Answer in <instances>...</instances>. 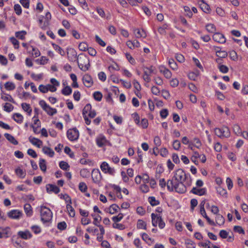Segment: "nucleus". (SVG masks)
<instances>
[{"mask_svg":"<svg viewBox=\"0 0 248 248\" xmlns=\"http://www.w3.org/2000/svg\"><path fill=\"white\" fill-rule=\"evenodd\" d=\"M167 189L170 191L175 190L180 193H184L186 191V186L184 184L174 180L173 177L168 180L167 183Z\"/></svg>","mask_w":248,"mask_h":248,"instance_id":"f257e3e1","label":"nucleus"},{"mask_svg":"<svg viewBox=\"0 0 248 248\" xmlns=\"http://www.w3.org/2000/svg\"><path fill=\"white\" fill-rule=\"evenodd\" d=\"M173 178L174 180L178 181L179 182L183 184L184 182H186V185L187 186H190L192 183V180L190 174L186 173L181 169H179L175 171Z\"/></svg>","mask_w":248,"mask_h":248,"instance_id":"f03ea898","label":"nucleus"},{"mask_svg":"<svg viewBox=\"0 0 248 248\" xmlns=\"http://www.w3.org/2000/svg\"><path fill=\"white\" fill-rule=\"evenodd\" d=\"M82 114L85 123L87 125L91 124V120L89 119L88 117L90 118H93L96 116V112L94 110L92 109V106L90 104L86 105L83 109Z\"/></svg>","mask_w":248,"mask_h":248,"instance_id":"7ed1b4c3","label":"nucleus"},{"mask_svg":"<svg viewBox=\"0 0 248 248\" xmlns=\"http://www.w3.org/2000/svg\"><path fill=\"white\" fill-rule=\"evenodd\" d=\"M77 62L78 67L83 71L88 70L90 66V61L89 58L85 55L80 54L78 56Z\"/></svg>","mask_w":248,"mask_h":248,"instance_id":"20e7f679","label":"nucleus"},{"mask_svg":"<svg viewBox=\"0 0 248 248\" xmlns=\"http://www.w3.org/2000/svg\"><path fill=\"white\" fill-rule=\"evenodd\" d=\"M40 216L41 221L43 223H46L51 220L53 214L49 208L42 206L40 209Z\"/></svg>","mask_w":248,"mask_h":248,"instance_id":"39448f33","label":"nucleus"},{"mask_svg":"<svg viewBox=\"0 0 248 248\" xmlns=\"http://www.w3.org/2000/svg\"><path fill=\"white\" fill-rule=\"evenodd\" d=\"M214 132L215 134L220 138H229L231 135L230 129L227 126H223L221 128H216L214 129Z\"/></svg>","mask_w":248,"mask_h":248,"instance_id":"423d86ee","label":"nucleus"},{"mask_svg":"<svg viewBox=\"0 0 248 248\" xmlns=\"http://www.w3.org/2000/svg\"><path fill=\"white\" fill-rule=\"evenodd\" d=\"M152 223L153 226L156 227L157 224L160 229H163L165 226V223L159 215H156L154 213L151 214Z\"/></svg>","mask_w":248,"mask_h":248,"instance_id":"0eeeda50","label":"nucleus"},{"mask_svg":"<svg viewBox=\"0 0 248 248\" xmlns=\"http://www.w3.org/2000/svg\"><path fill=\"white\" fill-rule=\"evenodd\" d=\"M39 105L41 107L42 109L50 116H53L57 113V110L56 108H52L49 106L43 100H41L39 102Z\"/></svg>","mask_w":248,"mask_h":248,"instance_id":"6e6552de","label":"nucleus"},{"mask_svg":"<svg viewBox=\"0 0 248 248\" xmlns=\"http://www.w3.org/2000/svg\"><path fill=\"white\" fill-rule=\"evenodd\" d=\"M100 169L104 173L114 175L115 173L114 168L110 167L109 164L105 161H104L101 163L100 165Z\"/></svg>","mask_w":248,"mask_h":248,"instance_id":"1a4fd4ad","label":"nucleus"},{"mask_svg":"<svg viewBox=\"0 0 248 248\" xmlns=\"http://www.w3.org/2000/svg\"><path fill=\"white\" fill-rule=\"evenodd\" d=\"M67 137L71 141L78 140L79 137V132L76 128L69 129L67 132Z\"/></svg>","mask_w":248,"mask_h":248,"instance_id":"9d476101","label":"nucleus"},{"mask_svg":"<svg viewBox=\"0 0 248 248\" xmlns=\"http://www.w3.org/2000/svg\"><path fill=\"white\" fill-rule=\"evenodd\" d=\"M102 175L98 169H93L92 172V178L93 182L99 185L102 180Z\"/></svg>","mask_w":248,"mask_h":248,"instance_id":"9b49d317","label":"nucleus"},{"mask_svg":"<svg viewBox=\"0 0 248 248\" xmlns=\"http://www.w3.org/2000/svg\"><path fill=\"white\" fill-rule=\"evenodd\" d=\"M82 81L84 85L87 88L91 87L93 84V78L89 74H85L83 76Z\"/></svg>","mask_w":248,"mask_h":248,"instance_id":"f8f14e48","label":"nucleus"},{"mask_svg":"<svg viewBox=\"0 0 248 248\" xmlns=\"http://www.w3.org/2000/svg\"><path fill=\"white\" fill-rule=\"evenodd\" d=\"M67 54L69 61L75 62L77 60V53L74 49L72 48H68Z\"/></svg>","mask_w":248,"mask_h":248,"instance_id":"ddd939ff","label":"nucleus"},{"mask_svg":"<svg viewBox=\"0 0 248 248\" xmlns=\"http://www.w3.org/2000/svg\"><path fill=\"white\" fill-rule=\"evenodd\" d=\"M22 216V212L18 210H12L8 213V216L13 219H19Z\"/></svg>","mask_w":248,"mask_h":248,"instance_id":"4468645a","label":"nucleus"},{"mask_svg":"<svg viewBox=\"0 0 248 248\" xmlns=\"http://www.w3.org/2000/svg\"><path fill=\"white\" fill-rule=\"evenodd\" d=\"M213 39L215 41L221 44H223L226 42V39L224 36L219 32L214 33L213 35Z\"/></svg>","mask_w":248,"mask_h":248,"instance_id":"2eb2a0df","label":"nucleus"},{"mask_svg":"<svg viewBox=\"0 0 248 248\" xmlns=\"http://www.w3.org/2000/svg\"><path fill=\"white\" fill-rule=\"evenodd\" d=\"M190 192L195 195L202 196L206 194V189L205 188H198L197 187H194Z\"/></svg>","mask_w":248,"mask_h":248,"instance_id":"dca6fc26","label":"nucleus"},{"mask_svg":"<svg viewBox=\"0 0 248 248\" xmlns=\"http://www.w3.org/2000/svg\"><path fill=\"white\" fill-rule=\"evenodd\" d=\"M46 189L48 193L54 192L55 194H58L60 191L57 186L52 184L46 185Z\"/></svg>","mask_w":248,"mask_h":248,"instance_id":"f3484780","label":"nucleus"},{"mask_svg":"<svg viewBox=\"0 0 248 248\" xmlns=\"http://www.w3.org/2000/svg\"><path fill=\"white\" fill-rule=\"evenodd\" d=\"M133 31L135 36L137 38H140L141 37L145 38L146 36V32L143 30L134 28L133 29Z\"/></svg>","mask_w":248,"mask_h":248,"instance_id":"a211bd4d","label":"nucleus"},{"mask_svg":"<svg viewBox=\"0 0 248 248\" xmlns=\"http://www.w3.org/2000/svg\"><path fill=\"white\" fill-rule=\"evenodd\" d=\"M29 140L31 143H32L33 145L37 146L38 148H40L43 144V142L42 140L31 136H30L29 138Z\"/></svg>","mask_w":248,"mask_h":248,"instance_id":"6ab92c4d","label":"nucleus"},{"mask_svg":"<svg viewBox=\"0 0 248 248\" xmlns=\"http://www.w3.org/2000/svg\"><path fill=\"white\" fill-rule=\"evenodd\" d=\"M160 72L162 73L165 77L167 78H170L171 77V72L164 66H160L159 67Z\"/></svg>","mask_w":248,"mask_h":248,"instance_id":"aec40b11","label":"nucleus"},{"mask_svg":"<svg viewBox=\"0 0 248 248\" xmlns=\"http://www.w3.org/2000/svg\"><path fill=\"white\" fill-rule=\"evenodd\" d=\"M18 235L21 238L23 239H28L32 237V234L29 231L26 230L25 231H19L18 232Z\"/></svg>","mask_w":248,"mask_h":248,"instance_id":"412c9836","label":"nucleus"},{"mask_svg":"<svg viewBox=\"0 0 248 248\" xmlns=\"http://www.w3.org/2000/svg\"><path fill=\"white\" fill-rule=\"evenodd\" d=\"M51 18V15L49 12H47L46 14L45 20L44 22L43 25H41V28L43 29H46L49 25V22Z\"/></svg>","mask_w":248,"mask_h":248,"instance_id":"4be33fe9","label":"nucleus"},{"mask_svg":"<svg viewBox=\"0 0 248 248\" xmlns=\"http://www.w3.org/2000/svg\"><path fill=\"white\" fill-rule=\"evenodd\" d=\"M228 232L224 230H221L219 233V235L220 237H221L223 239H225L228 238V241L229 242H232L233 240V237L231 236H229L228 237Z\"/></svg>","mask_w":248,"mask_h":248,"instance_id":"5701e85b","label":"nucleus"},{"mask_svg":"<svg viewBox=\"0 0 248 248\" xmlns=\"http://www.w3.org/2000/svg\"><path fill=\"white\" fill-rule=\"evenodd\" d=\"M200 213L202 217L206 218L209 224L214 226L215 225V223L207 216L204 208L200 209Z\"/></svg>","mask_w":248,"mask_h":248,"instance_id":"b1692460","label":"nucleus"},{"mask_svg":"<svg viewBox=\"0 0 248 248\" xmlns=\"http://www.w3.org/2000/svg\"><path fill=\"white\" fill-rule=\"evenodd\" d=\"M24 211L28 217H31L32 215V208L29 203H26L24 206Z\"/></svg>","mask_w":248,"mask_h":248,"instance_id":"393cba45","label":"nucleus"},{"mask_svg":"<svg viewBox=\"0 0 248 248\" xmlns=\"http://www.w3.org/2000/svg\"><path fill=\"white\" fill-rule=\"evenodd\" d=\"M107 140L105 137L100 136L96 139V143L99 147H102L106 145Z\"/></svg>","mask_w":248,"mask_h":248,"instance_id":"a878e982","label":"nucleus"},{"mask_svg":"<svg viewBox=\"0 0 248 248\" xmlns=\"http://www.w3.org/2000/svg\"><path fill=\"white\" fill-rule=\"evenodd\" d=\"M9 228H3L0 227V238H7L8 237Z\"/></svg>","mask_w":248,"mask_h":248,"instance_id":"bb28decb","label":"nucleus"},{"mask_svg":"<svg viewBox=\"0 0 248 248\" xmlns=\"http://www.w3.org/2000/svg\"><path fill=\"white\" fill-rule=\"evenodd\" d=\"M42 151L44 154L51 157H53L54 155V152L49 147L44 146L42 148Z\"/></svg>","mask_w":248,"mask_h":248,"instance_id":"cd10ccee","label":"nucleus"},{"mask_svg":"<svg viewBox=\"0 0 248 248\" xmlns=\"http://www.w3.org/2000/svg\"><path fill=\"white\" fill-rule=\"evenodd\" d=\"M4 136L8 141H9L14 145H16L18 144V141L16 140L14 137L11 135V134L8 133H5L4 134Z\"/></svg>","mask_w":248,"mask_h":248,"instance_id":"c85d7f7f","label":"nucleus"},{"mask_svg":"<svg viewBox=\"0 0 248 248\" xmlns=\"http://www.w3.org/2000/svg\"><path fill=\"white\" fill-rule=\"evenodd\" d=\"M68 198L69 199L70 203L67 204L66 209L69 212L70 216L71 217H74L75 216V212L74 209L71 206V202L70 198L69 197H68Z\"/></svg>","mask_w":248,"mask_h":248,"instance_id":"c756f323","label":"nucleus"},{"mask_svg":"<svg viewBox=\"0 0 248 248\" xmlns=\"http://www.w3.org/2000/svg\"><path fill=\"white\" fill-rule=\"evenodd\" d=\"M1 98L4 101H9L13 103H15V101H14V99L10 94L6 93H1Z\"/></svg>","mask_w":248,"mask_h":248,"instance_id":"7c9ffc66","label":"nucleus"},{"mask_svg":"<svg viewBox=\"0 0 248 248\" xmlns=\"http://www.w3.org/2000/svg\"><path fill=\"white\" fill-rule=\"evenodd\" d=\"M225 222L224 217L220 214H217L216 217V223L218 225H223Z\"/></svg>","mask_w":248,"mask_h":248,"instance_id":"2f4dec72","label":"nucleus"},{"mask_svg":"<svg viewBox=\"0 0 248 248\" xmlns=\"http://www.w3.org/2000/svg\"><path fill=\"white\" fill-rule=\"evenodd\" d=\"M13 118L14 120L18 124L22 123L23 120V116L20 113H15L13 116Z\"/></svg>","mask_w":248,"mask_h":248,"instance_id":"473e14b6","label":"nucleus"},{"mask_svg":"<svg viewBox=\"0 0 248 248\" xmlns=\"http://www.w3.org/2000/svg\"><path fill=\"white\" fill-rule=\"evenodd\" d=\"M216 189L218 194L225 198H227V193L225 189L222 188L220 186H218L217 187Z\"/></svg>","mask_w":248,"mask_h":248,"instance_id":"72a5a7b5","label":"nucleus"},{"mask_svg":"<svg viewBox=\"0 0 248 248\" xmlns=\"http://www.w3.org/2000/svg\"><path fill=\"white\" fill-rule=\"evenodd\" d=\"M200 7L204 13H209L210 12V8L209 5L203 1L200 4Z\"/></svg>","mask_w":248,"mask_h":248,"instance_id":"f704fd0d","label":"nucleus"},{"mask_svg":"<svg viewBox=\"0 0 248 248\" xmlns=\"http://www.w3.org/2000/svg\"><path fill=\"white\" fill-rule=\"evenodd\" d=\"M4 87L7 91H12L16 88V85L13 82L8 81L5 83Z\"/></svg>","mask_w":248,"mask_h":248,"instance_id":"c9c22d12","label":"nucleus"},{"mask_svg":"<svg viewBox=\"0 0 248 248\" xmlns=\"http://www.w3.org/2000/svg\"><path fill=\"white\" fill-rule=\"evenodd\" d=\"M22 109L26 112H27L29 115L31 114L32 112V109L30 107L29 104H27L26 103H23L21 104Z\"/></svg>","mask_w":248,"mask_h":248,"instance_id":"e433bc0d","label":"nucleus"},{"mask_svg":"<svg viewBox=\"0 0 248 248\" xmlns=\"http://www.w3.org/2000/svg\"><path fill=\"white\" fill-rule=\"evenodd\" d=\"M15 172L16 174L20 178H23L26 176V172L20 168L16 169Z\"/></svg>","mask_w":248,"mask_h":248,"instance_id":"4c0bfd02","label":"nucleus"},{"mask_svg":"<svg viewBox=\"0 0 248 248\" xmlns=\"http://www.w3.org/2000/svg\"><path fill=\"white\" fill-rule=\"evenodd\" d=\"M52 46L53 47V48L57 51L62 56H64L65 55V52L63 50V49H62V47H61L60 46H59L58 45H56L55 44H52Z\"/></svg>","mask_w":248,"mask_h":248,"instance_id":"58836bf2","label":"nucleus"},{"mask_svg":"<svg viewBox=\"0 0 248 248\" xmlns=\"http://www.w3.org/2000/svg\"><path fill=\"white\" fill-rule=\"evenodd\" d=\"M137 227L139 229L146 230V223L142 220L139 219L137 222Z\"/></svg>","mask_w":248,"mask_h":248,"instance_id":"ea45409f","label":"nucleus"},{"mask_svg":"<svg viewBox=\"0 0 248 248\" xmlns=\"http://www.w3.org/2000/svg\"><path fill=\"white\" fill-rule=\"evenodd\" d=\"M206 29L208 32L210 33H215L216 31V28L213 24H208L206 25Z\"/></svg>","mask_w":248,"mask_h":248,"instance_id":"a19ab883","label":"nucleus"},{"mask_svg":"<svg viewBox=\"0 0 248 248\" xmlns=\"http://www.w3.org/2000/svg\"><path fill=\"white\" fill-rule=\"evenodd\" d=\"M72 92V90L69 86H66L62 90V93L64 95H69L71 94Z\"/></svg>","mask_w":248,"mask_h":248,"instance_id":"79ce46f5","label":"nucleus"},{"mask_svg":"<svg viewBox=\"0 0 248 248\" xmlns=\"http://www.w3.org/2000/svg\"><path fill=\"white\" fill-rule=\"evenodd\" d=\"M119 209V207L116 204H112L109 208V213L110 214H114V213L118 212V210Z\"/></svg>","mask_w":248,"mask_h":248,"instance_id":"37998d69","label":"nucleus"},{"mask_svg":"<svg viewBox=\"0 0 248 248\" xmlns=\"http://www.w3.org/2000/svg\"><path fill=\"white\" fill-rule=\"evenodd\" d=\"M80 175L83 178H87L90 176V171L87 169H83L80 171Z\"/></svg>","mask_w":248,"mask_h":248,"instance_id":"c03bdc74","label":"nucleus"},{"mask_svg":"<svg viewBox=\"0 0 248 248\" xmlns=\"http://www.w3.org/2000/svg\"><path fill=\"white\" fill-rule=\"evenodd\" d=\"M27 34V32L26 31H17L15 33V35L16 37L21 39L24 40L25 39V36Z\"/></svg>","mask_w":248,"mask_h":248,"instance_id":"a18cd8bd","label":"nucleus"},{"mask_svg":"<svg viewBox=\"0 0 248 248\" xmlns=\"http://www.w3.org/2000/svg\"><path fill=\"white\" fill-rule=\"evenodd\" d=\"M148 202L152 206L157 205L159 204V201L156 200L155 197H149Z\"/></svg>","mask_w":248,"mask_h":248,"instance_id":"49530a36","label":"nucleus"},{"mask_svg":"<svg viewBox=\"0 0 248 248\" xmlns=\"http://www.w3.org/2000/svg\"><path fill=\"white\" fill-rule=\"evenodd\" d=\"M169 64L170 67L173 70H176L178 69V66L176 62L173 59H170L169 60Z\"/></svg>","mask_w":248,"mask_h":248,"instance_id":"de8ad7c7","label":"nucleus"},{"mask_svg":"<svg viewBox=\"0 0 248 248\" xmlns=\"http://www.w3.org/2000/svg\"><path fill=\"white\" fill-rule=\"evenodd\" d=\"M59 166L61 169L64 170H67L70 167L69 165L66 162L63 161L60 162Z\"/></svg>","mask_w":248,"mask_h":248,"instance_id":"09e8293b","label":"nucleus"},{"mask_svg":"<svg viewBox=\"0 0 248 248\" xmlns=\"http://www.w3.org/2000/svg\"><path fill=\"white\" fill-rule=\"evenodd\" d=\"M233 132L237 135L239 136L241 134V129L240 127V126L237 124H235L233 126Z\"/></svg>","mask_w":248,"mask_h":248,"instance_id":"8fccbe9b","label":"nucleus"},{"mask_svg":"<svg viewBox=\"0 0 248 248\" xmlns=\"http://www.w3.org/2000/svg\"><path fill=\"white\" fill-rule=\"evenodd\" d=\"M39 167L40 169L44 172L46 171V161L44 159H40L39 161Z\"/></svg>","mask_w":248,"mask_h":248,"instance_id":"3c124183","label":"nucleus"},{"mask_svg":"<svg viewBox=\"0 0 248 248\" xmlns=\"http://www.w3.org/2000/svg\"><path fill=\"white\" fill-rule=\"evenodd\" d=\"M93 96L95 100L100 101L102 98V94L100 92H95L93 94Z\"/></svg>","mask_w":248,"mask_h":248,"instance_id":"603ef678","label":"nucleus"},{"mask_svg":"<svg viewBox=\"0 0 248 248\" xmlns=\"http://www.w3.org/2000/svg\"><path fill=\"white\" fill-rule=\"evenodd\" d=\"M154 71V69L153 68V66H151L150 67H145L144 69V75H149L150 76Z\"/></svg>","mask_w":248,"mask_h":248,"instance_id":"864d4df0","label":"nucleus"},{"mask_svg":"<svg viewBox=\"0 0 248 248\" xmlns=\"http://www.w3.org/2000/svg\"><path fill=\"white\" fill-rule=\"evenodd\" d=\"M124 215L122 213H120L117 216H114L112 217V220L114 223H117L120 221L123 218Z\"/></svg>","mask_w":248,"mask_h":248,"instance_id":"5fc2aeb1","label":"nucleus"},{"mask_svg":"<svg viewBox=\"0 0 248 248\" xmlns=\"http://www.w3.org/2000/svg\"><path fill=\"white\" fill-rule=\"evenodd\" d=\"M199 157H200V155L198 152H195L191 158V161L197 165L198 162L197 159Z\"/></svg>","mask_w":248,"mask_h":248,"instance_id":"6e6d98bb","label":"nucleus"},{"mask_svg":"<svg viewBox=\"0 0 248 248\" xmlns=\"http://www.w3.org/2000/svg\"><path fill=\"white\" fill-rule=\"evenodd\" d=\"M14 106L10 103H6L4 106V110L10 112L13 110Z\"/></svg>","mask_w":248,"mask_h":248,"instance_id":"4d7b16f0","label":"nucleus"},{"mask_svg":"<svg viewBox=\"0 0 248 248\" xmlns=\"http://www.w3.org/2000/svg\"><path fill=\"white\" fill-rule=\"evenodd\" d=\"M78 48L79 50L83 51H85L87 50L88 48V45L86 43L82 42L79 44Z\"/></svg>","mask_w":248,"mask_h":248,"instance_id":"13d9d810","label":"nucleus"},{"mask_svg":"<svg viewBox=\"0 0 248 248\" xmlns=\"http://www.w3.org/2000/svg\"><path fill=\"white\" fill-rule=\"evenodd\" d=\"M168 26L167 24H164L162 27H159L158 29V32L162 35L166 34V30L167 29Z\"/></svg>","mask_w":248,"mask_h":248,"instance_id":"bf43d9fd","label":"nucleus"},{"mask_svg":"<svg viewBox=\"0 0 248 248\" xmlns=\"http://www.w3.org/2000/svg\"><path fill=\"white\" fill-rule=\"evenodd\" d=\"M11 42L14 45L15 48L17 49L19 47V42L14 37H12L10 38Z\"/></svg>","mask_w":248,"mask_h":248,"instance_id":"052dcab7","label":"nucleus"},{"mask_svg":"<svg viewBox=\"0 0 248 248\" xmlns=\"http://www.w3.org/2000/svg\"><path fill=\"white\" fill-rule=\"evenodd\" d=\"M185 244L187 245V248H195L196 247L195 243L190 239L186 240L185 241Z\"/></svg>","mask_w":248,"mask_h":248,"instance_id":"680f3d73","label":"nucleus"},{"mask_svg":"<svg viewBox=\"0 0 248 248\" xmlns=\"http://www.w3.org/2000/svg\"><path fill=\"white\" fill-rule=\"evenodd\" d=\"M113 228L120 230H123L125 229V226L123 224L114 223L112 224Z\"/></svg>","mask_w":248,"mask_h":248,"instance_id":"e2e57ef3","label":"nucleus"},{"mask_svg":"<svg viewBox=\"0 0 248 248\" xmlns=\"http://www.w3.org/2000/svg\"><path fill=\"white\" fill-rule=\"evenodd\" d=\"M140 189L141 190V191L143 193H147L149 190V188L146 184H142L140 186Z\"/></svg>","mask_w":248,"mask_h":248,"instance_id":"0e129e2a","label":"nucleus"},{"mask_svg":"<svg viewBox=\"0 0 248 248\" xmlns=\"http://www.w3.org/2000/svg\"><path fill=\"white\" fill-rule=\"evenodd\" d=\"M79 189L82 192H85L87 189L86 184L84 182H80L78 186Z\"/></svg>","mask_w":248,"mask_h":248,"instance_id":"69168bd1","label":"nucleus"},{"mask_svg":"<svg viewBox=\"0 0 248 248\" xmlns=\"http://www.w3.org/2000/svg\"><path fill=\"white\" fill-rule=\"evenodd\" d=\"M173 147L175 150H179L181 147V143L178 140H175L173 142Z\"/></svg>","mask_w":248,"mask_h":248,"instance_id":"338daca9","label":"nucleus"},{"mask_svg":"<svg viewBox=\"0 0 248 248\" xmlns=\"http://www.w3.org/2000/svg\"><path fill=\"white\" fill-rule=\"evenodd\" d=\"M199 73L190 72L188 74V77L190 80H195L198 77Z\"/></svg>","mask_w":248,"mask_h":248,"instance_id":"774afa93","label":"nucleus"}]
</instances>
